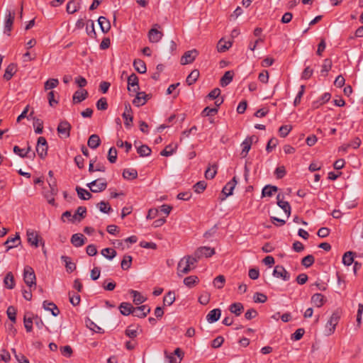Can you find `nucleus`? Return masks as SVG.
Returning a JSON list of instances; mask_svg holds the SVG:
<instances>
[{
  "mask_svg": "<svg viewBox=\"0 0 363 363\" xmlns=\"http://www.w3.org/2000/svg\"><path fill=\"white\" fill-rule=\"evenodd\" d=\"M196 259L193 255L184 256L182 257L177 264V274L179 277L188 274L191 270L195 268Z\"/></svg>",
  "mask_w": 363,
  "mask_h": 363,
  "instance_id": "f257e3e1",
  "label": "nucleus"
},
{
  "mask_svg": "<svg viewBox=\"0 0 363 363\" xmlns=\"http://www.w3.org/2000/svg\"><path fill=\"white\" fill-rule=\"evenodd\" d=\"M340 317L341 312L339 310H336L333 312L325 325L324 331L325 335L329 336L334 333L336 325L339 323Z\"/></svg>",
  "mask_w": 363,
  "mask_h": 363,
  "instance_id": "f03ea898",
  "label": "nucleus"
},
{
  "mask_svg": "<svg viewBox=\"0 0 363 363\" xmlns=\"http://www.w3.org/2000/svg\"><path fill=\"white\" fill-rule=\"evenodd\" d=\"M35 274L33 269L27 265L23 269V280L26 284L30 288L29 293H32L31 288L34 286L35 288Z\"/></svg>",
  "mask_w": 363,
  "mask_h": 363,
  "instance_id": "7ed1b4c3",
  "label": "nucleus"
},
{
  "mask_svg": "<svg viewBox=\"0 0 363 363\" xmlns=\"http://www.w3.org/2000/svg\"><path fill=\"white\" fill-rule=\"evenodd\" d=\"M215 254L214 248H211L210 247H200L196 250L194 252L193 257L196 262H198L202 257H211Z\"/></svg>",
  "mask_w": 363,
  "mask_h": 363,
  "instance_id": "20e7f679",
  "label": "nucleus"
},
{
  "mask_svg": "<svg viewBox=\"0 0 363 363\" xmlns=\"http://www.w3.org/2000/svg\"><path fill=\"white\" fill-rule=\"evenodd\" d=\"M90 190L94 193L101 192L107 187V182L105 179H97L87 184Z\"/></svg>",
  "mask_w": 363,
  "mask_h": 363,
  "instance_id": "39448f33",
  "label": "nucleus"
},
{
  "mask_svg": "<svg viewBox=\"0 0 363 363\" xmlns=\"http://www.w3.org/2000/svg\"><path fill=\"white\" fill-rule=\"evenodd\" d=\"M72 126L67 121H62L58 124L57 131L61 138H68L70 136Z\"/></svg>",
  "mask_w": 363,
  "mask_h": 363,
  "instance_id": "423d86ee",
  "label": "nucleus"
},
{
  "mask_svg": "<svg viewBox=\"0 0 363 363\" xmlns=\"http://www.w3.org/2000/svg\"><path fill=\"white\" fill-rule=\"evenodd\" d=\"M48 145L44 137H39L36 145V152L41 159H44L48 154Z\"/></svg>",
  "mask_w": 363,
  "mask_h": 363,
  "instance_id": "0eeeda50",
  "label": "nucleus"
},
{
  "mask_svg": "<svg viewBox=\"0 0 363 363\" xmlns=\"http://www.w3.org/2000/svg\"><path fill=\"white\" fill-rule=\"evenodd\" d=\"M159 28H160V26L159 24H155L153 28L149 30L148 39L150 43H158L163 37V33L162 31L158 30Z\"/></svg>",
  "mask_w": 363,
  "mask_h": 363,
  "instance_id": "6e6552de",
  "label": "nucleus"
},
{
  "mask_svg": "<svg viewBox=\"0 0 363 363\" xmlns=\"http://www.w3.org/2000/svg\"><path fill=\"white\" fill-rule=\"evenodd\" d=\"M198 55L199 52L196 49L186 51L181 57L180 62L183 65L192 63Z\"/></svg>",
  "mask_w": 363,
  "mask_h": 363,
  "instance_id": "1a4fd4ad",
  "label": "nucleus"
},
{
  "mask_svg": "<svg viewBox=\"0 0 363 363\" xmlns=\"http://www.w3.org/2000/svg\"><path fill=\"white\" fill-rule=\"evenodd\" d=\"M150 312V307L147 305H143L133 307L132 315L140 318H143L146 317Z\"/></svg>",
  "mask_w": 363,
  "mask_h": 363,
  "instance_id": "9d476101",
  "label": "nucleus"
},
{
  "mask_svg": "<svg viewBox=\"0 0 363 363\" xmlns=\"http://www.w3.org/2000/svg\"><path fill=\"white\" fill-rule=\"evenodd\" d=\"M128 89L133 92H137L139 90L138 77L134 73L128 77Z\"/></svg>",
  "mask_w": 363,
  "mask_h": 363,
  "instance_id": "9b49d317",
  "label": "nucleus"
},
{
  "mask_svg": "<svg viewBox=\"0 0 363 363\" xmlns=\"http://www.w3.org/2000/svg\"><path fill=\"white\" fill-rule=\"evenodd\" d=\"M15 18V13L9 11V13L6 16L5 23H4V33L7 34L9 36L11 35V31L12 30V26L13 23V21Z\"/></svg>",
  "mask_w": 363,
  "mask_h": 363,
  "instance_id": "f8f14e48",
  "label": "nucleus"
},
{
  "mask_svg": "<svg viewBox=\"0 0 363 363\" xmlns=\"http://www.w3.org/2000/svg\"><path fill=\"white\" fill-rule=\"evenodd\" d=\"M273 274L277 278H281L284 281H288L290 279L289 273L280 265H277L274 267Z\"/></svg>",
  "mask_w": 363,
  "mask_h": 363,
  "instance_id": "ddd939ff",
  "label": "nucleus"
},
{
  "mask_svg": "<svg viewBox=\"0 0 363 363\" xmlns=\"http://www.w3.org/2000/svg\"><path fill=\"white\" fill-rule=\"evenodd\" d=\"M254 136L247 137L241 144L242 151L240 152V156L242 158L247 157L251 145L253 143Z\"/></svg>",
  "mask_w": 363,
  "mask_h": 363,
  "instance_id": "4468645a",
  "label": "nucleus"
},
{
  "mask_svg": "<svg viewBox=\"0 0 363 363\" xmlns=\"http://www.w3.org/2000/svg\"><path fill=\"white\" fill-rule=\"evenodd\" d=\"M284 196L278 194L277 196V205L284 210L287 217L289 218L291 215V206L288 201H283Z\"/></svg>",
  "mask_w": 363,
  "mask_h": 363,
  "instance_id": "2eb2a0df",
  "label": "nucleus"
},
{
  "mask_svg": "<svg viewBox=\"0 0 363 363\" xmlns=\"http://www.w3.org/2000/svg\"><path fill=\"white\" fill-rule=\"evenodd\" d=\"M21 238L19 233H16L14 238H9L4 243L5 246H6V251L17 247L21 244Z\"/></svg>",
  "mask_w": 363,
  "mask_h": 363,
  "instance_id": "dca6fc26",
  "label": "nucleus"
},
{
  "mask_svg": "<svg viewBox=\"0 0 363 363\" xmlns=\"http://www.w3.org/2000/svg\"><path fill=\"white\" fill-rule=\"evenodd\" d=\"M26 235L28 243L35 247H38L39 242V235L38 233L34 230H28Z\"/></svg>",
  "mask_w": 363,
  "mask_h": 363,
  "instance_id": "f3484780",
  "label": "nucleus"
},
{
  "mask_svg": "<svg viewBox=\"0 0 363 363\" xmlns=\"http://www.w3.org/2000/svg\"><path fill=\"white\" fill-rule=\"evenodd\" d=\"M136 93L137 94L135 98L133 101V104L138 107L143 106L148 99V95L143 91L139 92L138 91Z\"/></svg>",
  "mask_w": 363,
  "mask_h": 363,
  "instance_id": "a211bd4d",
  "label": "nucleus"
},
{
  "mask_svg": "<svg viewBox=\"0 0 363 363\" xmlns=\"http://www.w3.org/2000/svg\"><path fill=\"white\" fill-rule=\"evenodd\" d=\"M88 96V92L86 90H77L76 91L72 96V101L74 104H79L85 100Z\"/></svg>",
  "mask_w": 363,
  "mask_h": 363,
  "instance_id": "6ab92c4d",
  "label": "nucleus"
},
{
  "mask_svg": "<svg viewBox=\"0 0 363 363\" xmlns=\"http://www.w3.org/2000/svg\"><path fill=\"white\" fill-rule=\"evenodd\" d=\"M237 184L236 177H234L230 182H228L223 187L222 192L225 196H229L233 194V189Z\"/></svg>",
  "mask_w": 363,
  "mask_h": 363,
  "instance_id": "aec40b11",
  "label": "nucleus"
},
{
  "mask_svg": "<svg viewBox=\"0 0 363 363\" xmlns=\"http://www.w3.org/2000/svg\"><path fill=\"white\" fill-rule=\"evenodd\" d=\"M220 315L221 310L220 308L213 309L206 315V320L209 323H215L220 319Z\"/></svg>",
  "mask_w": 363,
  "mask_h": 363,
  "instance_id": "412c9836",
  "label": "nucleus"
},
{
  "mask_svg": "<svg viewBox=\"0 0 363 363\" xmlns=\"http://www.w3.org/2000/svg\"><path fill=\"white\" fill-rule=\"evenodd\" d=\"M86 238L81 233L74 234L71 238L72 244L77 247H81L85 243Z\"/></svg>",
  "mask_w": 363,
  "mask_h": 363,
  "instance_id": "4be33fe9",
  "label": "nucleus"
},
{
  "mask_svg": "<svg viewBox=\"0 0 363 363\" xmlns=\"http://www.w3.org/2000/svg\"><path fill=\"white\" fill-rule=\"evenodd\" d=\"M43 306L45 310L50 311L53 316H57L60 313L59 308L52 302L45 301H43Z\"/></svg>",
  "mask_w": 363,
  "mask_h": 363,
  "instance_id": "5701e85b",
  "label": "nucleus"
},
{
  "mask_svg": "<svg viewBox=\"0 0 363 363\" xmlns=\"http://www.w3.org/2000/svg\"><path fill=\"white\" fill-rule=\"evenodd\" d=\"M98 23L103 33H106L110 30L111 23L106 17L100 16L98 19Z\"/></svg>",
  "mask_w": 363,
  "mask_h": 363,
  "instance_id": "b1692460",
  "label": "nucleus"
},
{
  "mask_svg": "<svg viewBox=\"0 0 363 363\" xmlns=\"http://www.w3.org/2000/svg\"><path fill=\"white\" fill-rule=\"evenodd\" d=\"M100 138L96 134L91 135L88 139L87 145L91 149L97 148L100 145Z\"/></svg>",
  "mask_w": 363,
  "mask_h": 363,
  "instance_id": "393cba45",
  "label": "nucleus"
},
{
  "mask_svg": "<svg viewBox=\"0 0 363 363\" xmlns=\"http://www.w3.org/2000/svg\"><path fill=\"white\" fill-rule=\"evenodd\" d=\"M234 73L233 71H227L225 72L223 76L220 79V85L224 87L228 85L233 79Z\"/></svg>",
  "mask_w": 363,
  "mask_h": 363,
  "instance_id": "a878e982",
  "label": "nucleus"
},
{
  "mask_svg": "<svg viewBox=\"0 0 363 363\" xmlns=\"http://www.w3.org/2000/svg\"><path fill=\"white\" fill-rule=\"evenodd\" d=\"M4 284L6 288L10 289L15 286L14 277L11 272H9L6 274L4 279Z\"/></svg>",
  "mask_w": 363,
  "mask_h": 363,
  "instance_id": "bb28decb",
  "label": "nucleus"
},
{
  "mask_svg": "<svg viewBox=\"0 0 363 363\" xmlns=\"http://www.w3.org/2000/svg\"><path fill=\"white\" fill-rule=\"evenodd\" d=\"M133 306L131 303L127 302H123L119 306V310L121 314L123 315H128L132 314Z\"/></svg>",
  "mask_w": 363,
  "mask_h": 363,
  "instance_id": "cd10ccee",
  "label": "nucleus"
},
{
  "mask_svg": "<svg viewBox=\"0 0 363 363\" xmlns=\"http://www.w3.org/2000/svg\"><path fill=\"white\" fill-rule=\"evenodd\" d=\"M133 67L140 74H144L147 71L145 63L140 59H136L133 61Z\"/></svg>",
  "mask_w": 363,
  "mask_h": 363,
  "instance_id": "c85d7f7f",
  "label": "nucleus"
},
{
  "mask_svg": "<svg viewBox=\"0 0 363 363\" xmlns=\"http://www.w3.org/2000/svg\"><path fill=\"white\" fill-rule=\"evenodd\" d=\"M243 310V305L238 302L232 303L229 307V311L236 316H239L242 313Z\"/></svg>",
  "mask_w": 363,
  "mask_h": 363,
  "instance_id": "c756f323",
  "label": "nucleus"
},
{
  "mask_svg": "<svg viewBox=\"0 0 363 363\" xmlns=\"http://www.w3.org/2000/svg\"><path fill=\"white\" fill-rule=\"evenodd\" d=\"M86 32L89 36L92 38L96 37V33L94 29V22L92 20H88L86 23Z\"/></svg>",
  "mask_w": 363,
  "mask_h": 363,
  "instance_id": "7c9ffc66",
  "label": "nucleus"
},
{
  "mask_svg": "<svg viewBox=\"0 0 363 363\" xmlns=\"http://www.w3.org/2000/svg\"><path fill=\"white\" fill-rule=\"evenodd\" d=\"M278 191V188L276 186L267 185L262 191V196H272L275 192Z\"/></svg>",
  "mask_w": 363,
  "mask_h": 363,
  "instance_id": "2f4dec72",
  "label": "nucleus"
},
{
  "mask_svg": "<svg viewBox=\"0 0 363 363\" xmlns=\"http://www.w3.org/2000/svg\"><path fill=\"white\" fill-rule=\"evenodd\" d=\"M123 177L125 179L133 180L138 177V172L134 169H125L123 170Z\"/></svg>",
  "mask_w": 363,
  "mask_h": 363,
  "instance_id": "473e14b6",
  "label": "nucleus"
},
{
  "mask_svg": "<svg viewBox=\"0 0 363 363\" xmlns=\"http://www.w3.org/2000/svg\"><path fill=\"white\" fill-rule=\"evenodd\" d=\"M354 254L351 251L345 252L342 257V263L347 266L351 265L354 262Z\"/></svg>",
  "mask_w": 363,
  "mask_h": 363,
  "instance_id": "72a5a7b5",
  "label": "nucleus"
},
{
  "mask_svg": "<svg viewBox=\"0 0 363 363\" xmlns=\"http://www.w3.org/2000/svg\"><path fill=\"white\" fill-rule=\"evenodd\" d=\"M199 77V71L198 69H194L186 77V82L188 85H192L194 84Z\"/></svg>",
  "mask_w": 363,
  "mask_h": 363,
  "instance_id": "f704fd0d",
  "label": "nucleus"
},
{
  "mask_svg": "<svg viewBox=\"0 0 363 363\" xmlns=\"http://www.w3.org/2000/svg\"><path fill=\"white\" fill-rule=\"evenodd\" d=\"M232 45V43L230 41H224L223 39H220L217 45L218 51L220 52H224L228 50Z\"/></svg>",
  "mask_w": 363,
  "mask_h": 363,
  "instance_id": "c9c22d12",
  "label": "nucleus"
},
{
  "mask_svg": "<svg viewBox=\"0 0 363 363\" xmlns=\"http://www.w3.org/2000/svg\"><path fill=\"white\" fill-rule=\"evenodd\" d=\"M76 191L77 192L79 199L82 200H89L91 198V194L90 192L82 187L77 186Z\"/></svg>",
  "mask_w": 363,
  "mask_h": 363,
  "instance_id": "e433bc0d",
  "label": "nucleus"
},
{
  "mask_svg": "<svg viewBox=\"0 0 363 363\" xmlns=\"http://www.w3.org/2000/svg\"><path fill=\"white\" fill-rule=\"evenodd\" d=\"M79 9V4L76 0L70 1L67 4V11L69 13H74Z\"/></svg>",
  "mask_w": 363,
  "mask_h": 363,
  "instance_id": "4c0bfd02",
  "label": "nucleus"
},
{
  "mask_svg": "<svg viewBox=\"0 0 363 363\" xmlns=\"http://www.w3.org/2000/svg\"><path fill=\"white\" fill-rule=\"evenodd\" d=\"M16 72V67L14 64H10L6 69L4 78L6 80H10Z\"/></svg>",
  "mask_w": 363,
  "mask_h": 363,
  "instance_id": "58836bf2",
  "label": "nucleus"
},
{
  "mask_svg": "<svg viewBox=\"0 0 363 363\" xmlns=\"http://www.w3.org/2000/svg\"><path fill=\"white\" fill-rule=\"evenodd\" d=\"M199 282V278L196 276H189L184 279V284L189 288L194 287Z\"/></svg>",
  "mask_w": 363,
  "mask_h": 363,
  "instance_id": "ea45409f",
  "label": "nucleus"
},
{
  "mask_svg": "<svg viewBox=\"0 0 363 363\" xmlns=\"http://www.w3.org/2000/svg\"><path fill=\"white\" fill-rule=\"evenodd\" d=\"M59 84V80L57 79L51 78L47 80L44 84V89L45 91L54 89Z\"/></svg>",
  "mask_w": 363,
  "mask_h": 363,
  "instance_id": "a19ab883",
  "label": "nucleus"
},
{
  "mask_svg": "<svg viewBox=\"0 0 363 363\" xmlns=\"http://www.w3.org/2000/svg\"><path fill=\"white\" fill-rule=\"evenodd\" d=\"M331 67H332V61H331V60L328 59V58L325 59L324 61H323V64L322 65L321 70H320L321 74L323 76H327L328 72L331 69Z\"/></svg>",
  "mask_w": 363,
  "mask_h": 363,
  "instance_id": "79ce46f5",
  "label": "nucleus"
},
{
  "mask_svg": "<svg viewBox=\"0 0 363 363\" xmlns=\"http://www.w3.org/2000/svg\"><path fill=\"white\" fill-rule=\"evenodd\" d=\"M101 255L108 259H112L116 256V252L112 248H104L101 250Z\"/></svg>",
  "mask_w": 363,
  "mask_h": 363,
  "instance_id": "37998d69",
  "label": "nucleus"
},
{
  "mask_svg": "<svg viewBox=\"0 0 363 363\" xmlns=\"http://www.w3.org/2000/svg\"><path fill=\"white\" fill-rule=\"evenodd\" d=\"M27 314L26 313L25 315H24V318H23V323H24V327L26 330V331L28 333H30L33 330V315L32 316H30V317H28L27 316Z\"/></svg>",
  "mask_w": 363,
  "mask_h": 363,
  "instance_id": "c03bdc74",
  "label": "nucleus"
},
{
  "mask_svg": "<svg viewBox=\"0 0 363 363\" xmlns=\"http://www.w3.org/2000/svg\"><path fill=\"white\" fill-rule=\"evenodd\" d=\"M151 149L145 145H140L137 149V152L140 157H147L151 154Z\"/></svg>",
  "mask_w": 363,
  "mask_h": 363,
  "instance_id": "a18cd8bd",
  "label": "nucleus"
},
{
  "mask_svg": "<svg viewBox=\"0 0 363 363\" xmlns=\"http://www.w3.org/2000/svg\"><path fill=\"white\" fill-rule=\"evenodd\" d=\"M33 127L35 128V132L37 134H41L43 133V122L42 120L36 118H33Z\"/></svg>",
  "mask_w": 363,
  "mask_h": 363,
  "instance_id": "49530a36",
  "label": "nucleus"
},
{
  "mask_svg": "<svg viewBox=\"0 0 363 363\" xmlns=\"http://www.w3.org/2000/svg\"><path fill=\"white\" fill-rule=\"evenodd\" d=\"M16 311H17L16 308L13 306H9L7 308V311H6V314L8 315V318L13 323H15L16 322Z\"/></svg>",
  "mask_w": 363,
  "mask_h": 363,
  "instance_id": "de8ad7c7",
  "label": "nucleus"
},
{
  "mask_svg": "<svg viewBox=\"0 0 363 363\" xmlns=\"http://www.w3.org/2000/svg\"><path fill=\"white\" fill-rule=\"evenodd\" d=\"M86 325L90 330H93L95 333H102V329L98 326L96 323H94L91 319L86 318Z\"/></svg>",
  "mask_w": 363,
  "mask_h": 363,
  "instance_id": "09e8293b",
  "label": "nucleus"
},
{
  "mask_svg": "<svg viewBox=\"0 0 363 363\" xmlns=\"http://www.w3.org/2000/svg\"><path fill=\"white\" fill-rule=\"evenodd\" d=\"M61 259L65 263V267L67 271L72 272L76 268L74 262H72L70 258L67 256H62Z\"/></svg>",
  "mask_w": 363,
  "mask_h": 363,
  "instance_id": "8fccbe9b",
  "label": "nucleus"
},
{
  "mask_svg": "<svg viewBox=\"0 0 363 363\" xmlns=\"http://www.w3.org/2000/svg\"><path fill=\"white\" fill-rule=\"evenodd\" d=\"M206 186L205 181H200L194 185L193 189L196 193L201 194L206 189Z\"/></svg>",
  "mask_w": 363,
  "mask_h": 363,
  "instance_id": "3c124183",
  "label": "nucleus"
},
{
  "mask_svg": "<svg viewBox=\"0 0 363 363\" xmlns=\"http://www.w3.org/2000/svg\"><path fill=\"white\" fill-rule=\"evenodd\" d=\"M131 263H132V257L130 255H125L123 257V260L121 261V268L123 270H127L130 267Z\"/></svg>",
  "mask_w": 363,
  "mask_h": 363,
  "instance_id": "603ef678",
  "label": "nucleus"
},
{
  "mask_svg": "<svg viewBox=\"0 0 363 363\" xmlns=\"http://www.w3.org/2000/svg\"><path fill=\"white\" fill-rule=\"evenodd\" d=\"M96 108L99 111H105L108 108L107 99L105 97H101L96 102Z\"/></svg>",
  "mask_w": 363,
  "mask_h": 363,
  "instance_id": "864d4df0",
  "label": "nucleus"
},
{
  "mask_svg": "<svg viewBox=\"0 0 363 363\" xmlns=\"http://www.w3.org/2000/svg\"><path fill=\"white\" fill-rule=\"evenodd\" d=\"M213 170L211 167H208L205 172V177L207 179H212L215 177L217 173V165L214 164L212 166Z\"/></svg>",
  "mask_w": 363,
  "mask_h": 363,
  "instance_id": "5fc2aeb1",
  "label": "nucleus"
},
{
  "mask_svg": "<svg viewBox=\"0 0 363 363\" xmlns=\"http://www.w3.org/2000/svg\"><path fill=\"white\" fill-rule=\"evenodd\" d=\"M225 281V277L223 275H219L214 279L213 285L218 289H221L223 287Z\"/></svg>",
  "mask_w": 363,
  "mask_h": 363,
  "instance_id": "6e6d98bb",
  "label": "nucleus"
},
{
  "mask_svg": "<svg viewBox=\"0 0 363 363\" xmlns=\"http://www.w3.org/2000/svg\"><path fill=\"white\" fill-rule=\"evenodd\" d=\"M125 334L130 338H135L138 335V328H135L133 325L128 326L125 331Z\"/></svg>",
  "mask_w": 363,
  "mask_h": 363,
  "instance_id": "4d7b16f0",
  "label": "nucleus"
},
{
  "mask_svg": "<svg viewBox=\"0 0 363 363\" xmlns=\"http://www.w3.org/2000/svg\"><path fill=\"white\" fill-rule=\"evenodd\" d=\"M123 118H124V125L126 127V128L129 129L132 126L133 119V117L131 114L127 113L126 112H124L122 115Z\"/></svg>",
  "mask_w": 363,
  "mask_h": 363,
  "instance_id": "13d9d810",
  "label": "nucleus"
},
{
  "mask_svg": "<svg viewBox=\"0 0 363 363\" xmlns=\"http://www.w3.org/2000/svg\"><path fill=\"white\" fill-rule=\"evenodd\" d=\"M314 257L311 255H308L302 259L301 264L306 267H309L314 263Z\"/></svg>",
  "mask_w": 363,
  "mask_h": 363,
  "instance_id": "bf43d9fd",
  "label": "nucleus"
},
{
  "mask_svg": "<svg viewBox=\"0 0 363 363\" xmlns=\"http://www.w3.org/2000/svg\"><path fill=\"white\" fill-rule=\"evenodd\" d=\"M218 108H210V107L207 106L201 112V116H214L218 113Z\"/></svg>",
  "mask_w": 363,
  "mask_h": 363,
  "instance_id": "052dcab7",
  "label": "nucleus"
},
{
  "mask_svg": "<svg viewBox=\"0 0 363 363\" xmlns=\"http://www.w3.org/2000/svg\"><path fill=\"white\" fill-rule=\"evenodd\" d=\"M99 210L101 212L104 213H108L111 211H112L111 206H109L108 203H106L105 201H101L97 204Z\"/></svg>",
  "mask_w": 363,
  "mask_h": 363,
  "instance_id": "680f3d73",
  "label": "nucleus"
},
{
  "mask_svg": "<svg viewBox=\"0 0 363 363\" xmlns=\"http://www.w3.org/2000/svg\"><path fill=\"white\" fill-rule=\"evenodd\" d=\"M108 160L111 163H115L117 160V150L115 147H111L108 150Z\"/></svg>",
  "mask_w": 363,
  "mask_h": 363,
  "instance_id": "e2e57ef3",
  "label": "nucleus"
},
{
  "mask_svg": "<svg viewBox=\"0 0 363 363\" xmlns=\"http://www.w3.org/2000/svg\"><path fill=\"white\" fill-rule=\"evenodd\" d=\"M278 140L275 138H272L267 143L266 150L268 152H271L273 149L277 145Z\"/></svg>",
  "mask_w": 363,
  "mask_h": 363,
  "instance_id": "0e129e2a",
  "label": "nucleus"
},
{
  "mask_svg": "<svg viewBox=\"0 0 363 363\" xmlns=\"http://www.w3.org/2000/svg\"><path fill=\"white\" fill-rule=\"evenodd\" d=\"M311 301L316 307L322 306L326 301L324 296H312Z\"/></svg>",
  "mask_w": 363,
  "mask_h": 363,
  "instance_id": "69168bd1",
  "label": "nucleus"
},
{
  "mask_svg": "<svg viewBox=\"0 0 363 363\" xmlns=\"http://www.w3.org/2000/svg\"><path fill=\"white\" fill-rule=\"evenodd\" d=\"M291 129L292 127L290 125H281L279 129L280 136L282 138L286 137Z\"/></svg>",
  "mask_w": 363,
  "mask_h": 363,
  "instance_id": "338daca9",
  "label": "nucleus"
},
{
  "mask_svg": "<svg viewBox=\"0 0 363 363\" xmlns=\"http://www.w3.org/2000/svg\"><path fill=\"white\" fill-rule=\"evenodd\" d=\"M313 73V69L310 67H306L301 74V79L305 80L308 79L312 76Z\"/></svg>",
  "mask_w": 363,
  "mask_h": 363,
  "instance_id": "774afa93",
  "label": "nucleus"
}]
</instances>
